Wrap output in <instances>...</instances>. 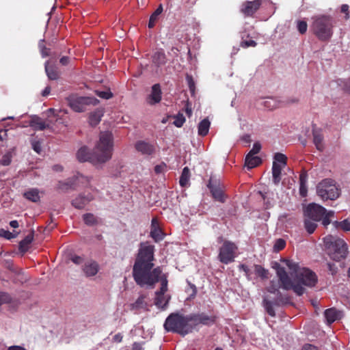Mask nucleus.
<instances>
[{"instance_id": "f257e3e1", "label": "nucleus", "mask_w": 350, "mask_h": 350, "mask_svg": "<svg viewBox=\"0 0 350 350\" xmlns=\"http://www.w3.org/2000/svg\"><path fill=\"white\" fill-rule=\"evenodd\" d=\"M154 247L148 243H141L133 268V276L139 286L154 288L158 282H163L167 275L163 273L161 267H154Z\"/></svg>"}, {"instance_id": "f03ea898", "label": "nucleus", "mask_w": 350, "mask_h": 350, "mask_svg": "<svg viewBox=\"0 0 350 350\" xmlns=\"http://www.w3.org/2000/svg\"><path fill=\"white\" fill-rule=\"evenodd\" d=\"M286 267L291 271V276L283 267H278L276 270L279 278L280 287L284 290H293L297 295L304 293L302 285L313 287L317 282V276L314 272L305 267H300L299 265L291 260H284Z\"/></svg>"}, {"instance_id": "7ed1b4c3", "label": "nucleus", "mask_w": 350, "mask_h": 350, "mask_svg": "<svg viewBox=\"0 0 350 350\" xmlns=\"http://www.w3.org/2000/svg\"><path fill=\"white\" fill-rule=\"evenodd\" d=\"M113 138L110 132H101L94 147V160L100 164L105 163L112 157Z\"/></svg>"}, {"instance_id": "20e7f679", "label": "nucleus", "mask_w": 350, "mask_h": 350, "mask_svg": "<svg viewBox=\"0 0 350 350\" xmlns=\"http://www.w3.org/2000/svg\"><path fill=\"white\" fill-rule=\"evenodd\" d=\"M164 327L167 332H176L183 336L193 329L191 316H183L178 313H172L166 319Z\"/></svg>"}, {"instance_id": "39448f33", "label": "nucleus", "mask_w": 350, "mask_h": 350, "mask_svg": "<svg viewBox=\"0 0 350 350\" xmlns=\"http://www.w3.org/2000/svg\"><path fill=\"white\" fill-rule=\"evenodd\" d=\"M323 243L327 254L336 261L345 258L348 253V247L342 239L327 235L323 238Z\"/></svg>"}, {"instance_id": "423d86ee", "label": "nucleus", "mask_w": 350, "mask_h": 350, "mask_svg": "<svg viewBox=\"0 0 350 350\" xmlns=\"http://www.w3.org/2000/svg\"><path fill=\"white\" fill-rule=\"evenodd\" d=\"M311 29L314 34L321 41L329 40L333 34L332 18L326 15H319L312 18Z\"/></svg>"}, {"instance_id": "0eeeda50", "label": "nucleus", "mask_w": 350, "mask_h": 350, "mask_svg": "<svg viewBox=\"0 0 350 350\" xmlns=\"http://www.w3.org/2000/svg\"><path fill=\"white\" fill-rule=\"evenodd\" d=\"M317 195L323 200H335L340 195V190L334 180L325 179L317 187Z\"/></svg>"}, {"instance_id": "6e6552de", "label": "nucleus", "mask_w": 350, "mask_h": 350, "mask_svg": "<svg viewBox=\"0 0 350 350\" xmlns=\"http://www.w3.org/2000/svg\"><path fill=\"white\" fill-rule=\"evenodd\" d=\"M68 106L75 112L82 113L89 105H96L98 100L93 97L70 95L66 98Z\"/></svg>"}, {"instance_id": "1a4fd4ad", "label": "nucleus", "mask_w": 350, "mask_h": 350, "mask_svg": "<svg viewBox=\"0 0 350 350\" xmlns=\"http://www.w3.org/2000/svg\"><path fill=\"white\" fill-rule=\"evenodd\" d=\"M237 255L238 247L237 245L232 241H224L219 249L217 258L221 262L227 265L234 261Z\"/></svg>"}, {"instance_id": "9d476101", "label": "nucleus", "mask_w": 350, "mask_h": 350, "mask_svg": "<svg viewBox=\"0 0 350 350\" xmlns=\"http://www.w3.org/2000/svg\"><path fill=\"white\" fill-rule=\"evenodd\" d=\"M272 167L273 181L278 185L281 180V172L286 164L287 157L282 153L275 154Z\"/></svg>"}, {"instance_id": "9b49d317", "label": "nucleus", "mask_w": 350, "mask_h": 350, "mask_svg": "<svg viewBox=\"0 0 350 350\" xmlns=\"http://www.w3.org/2000/svg\"><path fill=\"white\" fill-rule=\"evenodd\" d=\"M167 279L163 278V282L161 283L160 291L156 292L154 304L158 308H165L167 305L170 297L165 293L167 291Z\"/></svg>"}, {"instance_id": "f8f14e48", "label": "nucleus", "mask_w": 350, "mask_h": 350, "mask_svg": "<svg viewBox=\"0 0 350 350\" xmlns=\"http://www.w3.org/2000/svg\"><path fill=\"white\" fill-rule=\"evenodd\" d=\"M325 212L326 209L324 207L317 204L312 203L307 206L304 211V215L306 217L313 221H320Z\"/></svg>"}, {"instance_id": "ddd939ff", "label": "nucleus", "mask_w": 350, "mask_h": 350, "mask_svg": "<svg viewBox=\"0 0 350 350\" xmlns=\"http://www.w3.org/2000/svg\"><path fill=\"white\" fill-rule=\"evenodd\" d=\"M190 316L193 328L199 324L210 325L215 321V317L209 316L205 313L193 314H190Z\"/></svg>"}, {"instance_id": "4468645a", "label": "nucleus", "mask_w": 350, "mask_h": 350, "mask_svg": "<svg viewBox=\"0 0 350 350\" xmlns=\"http://www.w3.org/2000/svg\"><path fill=\"white\" fill-rule=\"evenodd\" d=\"M208 188L212 193L213 197L217 201L224 202L225 201V196L224 193L223 187L219 184L217 185L216 181L214 182L212 178H210Z\"/></svg>"}, {"instance_id": "2eb2a0df", "label": "nucleus", "mask_w": 350, "mask_h": 350, "mask_svg": "<svg viewBox=\"0 0 350 350\" xmlns=\"http://www.w3.org/2000/svg\"><path fill=\"white\" fill-rule=\"evenodd\" d=\"M260 5V0L245 1L241 5V12L245 16H252L259 9Z\"/></svg>"}, {"instance_id": "dca6fc26", "label": "nucleus", "mask_w": 350, "mask_h": 350, "mask_svg": "<svg viewBox=\"0 0 350 350\" xmlns=\"http://www.w3.org/2000/svg\"><path fill=\"white\" fill-rule=\"evenodd\" d=\"M135 148L137 152L144 155L150 156L155 152V147L153 144L142 140L137 142Z\"/></svg>"}, {"instance_id": "f3484780", "label": "nucleus", "mask_w": 350, "mask_h": 350, "mask_svg": "<svg viewBox=\"0 0 350 350\" xmlns=\"http://www.w3.org/2000/svg\"><path fill=\"white\" fill-rule=\"evenodd\" d=\"M99 269V265L96 261L92 260L85 262L82 267L84 275L88 278L96 275Z\"/></svg>"}, {"instance_id": "a211bd4d", "label": "nucleus", "mask_w": 350, "mask_h": 350, "mask_svg": "<svg viewBox=\"0 0 350 350\" xmlns=\"http://www.w3.org/2000/svg\"><path fill=\"white\" fill-rule=\"evenodd\" d=\"M77 158L81 162L90 161L95 165L100 164L98 161L94 160V150L91 153L85 146L81 148L77 151Z\"/></svg>"}, {"instance_id": "6ab92c4d", "label": "nucleus", "mask_w": 350, "mask_h": 350, "mask_svg": "<svg viewBox=\"0 0 350 350\" xmlns=\"http://www.w3.org/2000/svg\"><path fill=\"white\" fill-rule=\"evenodd\" d=\"M161 90L160 85L157 83L152 85L150 94L146 98V102L150 105L159 103L161 100Z\"/></svg>"}, {"instance_id": "aec40b11", "label": "nucleus", "mask_w": 350, "mask_h": 350, "mask_svg": "<svg viewBox=\"0 0 350 350\" xmlns=\"http://www.w3.org/2000/svg\"><path fill=\"white\" fill-rule=\"evenodd\" d=\"M150 236L157 242L163 239L161 230L156 218L152 219Z\"/></svg>"}, {"instance_id": "412c9836", "label": "nucleus", "mask_w": 350, "mask_h": 350, "mask_svg": "<svg viewBox=\"0 0 350 350\" xmlns=\"http://www.w3.org/2000/svg\"><path fill=\"white\" fill-rule=\"evenodd\" d=\"M92 200L93 196L91 194H88L87 196H79L72 200V204L77 208H82Z\"/></svg>"}, {"instance_id": "4be33fe9", "label": "nucleus", "mask_w": 350, "mask_h": 350, "mask_svg": "<svg viewBox=\"0 0 350 350\" xmlns=\"http://www.w3.org/2000/svg\"><path fill=\"white\" fill-rule=\"evenodd\" d=\"M324 314L327 323L329 324L340 319L342 317L341 312L335 308L327 309L325 311Z\"/></svg>"}, {"instance_id": "5701e85b", "label": "nucleus", "mask_w": 350, "mask_h": 350, "mask_svg": "<svg viewBox=\"0 0 350 350\" xmlns=\"http://www.w3.org/2000/svg\"><path fill=\"white\" fill-rule=\"evenodd\" d=\"M260 163L261 159L259 157L251 154H247L245 160V165L247 168H254Z\"/></svg>"}, {"instance_id": "b1692460", "label": "nucleus", "mask_w": 350, "mask_h": 350, "mask_svg": "<svg viewBox=\"0 0 350 350\" xmlns=\"http://www.w3.org/2000/svg\"><path fill=\"white\" fill-rule=\"evenodd\" d=\"M30 126L36 130L43 131L49 127V124L43 121L40 118L33 117L29 123Z\"/></svg>"}, {"instance_id": "393cba45", "label": "nucleus", "mask_w": 350, "mask_h": 350, "mask_svg": "<svg viewBox=\"0 0 350 350\" xmlns=\"http://www.w3.org/2000/svg\"><path fill=\"white\" fill-rule=\"evenodd\" d=\"M166 63V57L163 51H157L152 55V64L157 66L160 67Z\"/></svg>"}, {"instance_id": "a878e982", "label": "nucleus", "mask_w": 350, "mask_h": 350, "mask_svg": "<svg viewBox=\"0 0 350 350\" xmlns=\"http://www.w3.org/2000/svg\"><path fill=\"white\" fill-rule=\"evenodd\" d=\"M23 196L28 200L37 202L40 200V196L38 189L32 188L27 190Z\"/></svg>"}, {"instance_id": "bb28decb", "label": "nucleus", "mask_w": 350, "mask_h": 350, "mask_svg": "<svg viewBox=\"0 0 350 350\" xmlns=\"http://www.w3.org/2000/svg\"><path fill=\"white\" fill-rule=\"evenodd\" d=\"M163 12V6L160 4L156 10L152 14L150 17L148 22V27L150 29L153 28L156 25L157 22L159 21L160 15Z\"/></svg>"}, {"instance_id": "cd10ccee", "label": "nucleus", "mask_w": 350, "mask_h": 350, "mask_svg": "<svg viewBox=\"0 0 350 350\" xmlns=\"http://www.w3.org/2000/svg\"><path fill=\"white\" fill-rule=\"evenodd\" d=\"M103 116V111L101 109H96L89 115V123L92 126L97 125L101 120V118Z\"/></svg>"}, {"instance_id": "c85d7f7f", "label": "nucleus", "mask_w": 350, "mask_h": 350, "mask_svg": "<svg viewBox=\"0 0 350 350\" xmlns=\"http://www.w3.org/2000/svg\"><path fill=\"white\" fill-rule=\"evenodd\" d=\"M190 170L188 167H185L183 168L182 174L180 177L179 183L180 185L183 187H186L189 185V179H190Z\"/></svg>"}, {"instance_id": "c756f323", "label": "nucleus", "mask_w": 350, "mask_h": 350, "mask_svg": "<svg viewBox=\"0 0 350 350\" xmlns=\"http://www.w3.org/2000/svg\"><path fill=\"white\" fill-rule=\"evenodd\" d=\"M210 124V121L207 118L202 120L198 124V134L201 136L206 135L209 131Z\"/></svg>"}, {"instance_id": "7c9ffc66", "label": "nucleus", "mask_w": 350, "mask_h": 350, "mask_svg": "<svg viewBox=\"0 0 350 350\" xmlns=\"http://www.w3.org/2000/svg\"><path fill=\"white\" fill-rule=\"evenodd\" d=\"M45 70L49 79L55 80L59 77L57 69L53 66L49 65V62L45 64Z\"/></svg>"}, {"instance_id": "2f4dec72", "label": "nucleus", "mask_w": 350, "mask_h": 350, "mask_svg": "<svg viewBox=\"0 0 350 350\" xmlns=\"http://www.w3.org/2000/svg\"><path fill=\"white\" fill-rule=\"evenodd\" d=\"M264 106L270 109L273 110L281 106V102L273 98H268L263 102Z\"/></svg>"}, {"instance_id": "473e14b6", "label": "nucleus", "mask_w": 350, "mask_h": 350, "mask_svg": "<svg viewBox=\"0 0 350 350\" xmlns=\"http://www.w3.org/2000/svg\"><path fill=\"white\" fill-rule=\"evenodd\" d=\"M313 137H314L313 141H314V143L317 148L319 150H322L323 149V135L318 131H314Z\"/></svg>"}, {"instance_id": "72a5a7b5", "label": "nucleus", "mask_w": 350, "mask_h": 350, "mask_svg": "<svg viewBox=\"0 0 350 350\" xmlns=\"http://www.w3.org/2000/svg\"><path fill=\"white\" fill-rule=\"evenodd\" d=\"M33 241V235L29 234L27 235L23 240H22L20 243V249L22 252H26L29 247V245Z\"/></svg>"}, {"instance_id": "f704fd0d", "label": "nucleus", "mask_w": 350, "mask_h": 350, "mask_svg": "<svg viewBox=\"0 0 350 350\" xmlns=\"http://www.w3.org/2000/svg\"><path fill=\"white\" fill-rule=\"evenodd\" d=\"M316 221H313L311 219H309L308 217H306L305 219V228L309 234L313 233L315 229L317 228V225L315 223Z\"/></svg>"}, {"instance_id": "c9c22d12", "label": "nucleus", "mask_w": 350, "mask_h": 350, "mask_svg": "<svg viewBox=\"0 0 350 350\" xmlns=\"http://www.w3.org/2000/svg\"><path fill=\"white\" fill-rule=\"evenodd\" d=\"M334 227L337 229H342L344 231H350V221L345 219L342 221H335L333 223Z\"/></svg>"}, {"instance_id": "e433bc0d", "label": "nucleus", "mask_w": 350, "mask_h": 350, "mask_svg": "<svg viewBox=\"0 0 350 350\" xmlns=\"http://www.w3.org/2000/svg\"><path fill=\"white\" fill-rule=\"evenodd\" d=\"M255 273L260 277L262 279H265L268 278V271L264 269L262 267L258 265H255L254 266Z\"/></svg>"}, {"instance_id": "4c0bfd02", "label": "nucleus", "mask_w": 350, "mask_h": 350, "mask_svg": "<svg viewBox=\"0 0 350 350\" xmlns=\"http://www.w3.org/2000/svg\"><path fill=\"white\" fill-rule=\"evenodd\" d=\"M174 119V120L173 124L177 127H181L185 122V118L181 113H178V115L175 116Z\"/></svg>"}, {"instance_id": "58836bf2", "label": "nucleus", "mask_w": 350, "mask_h": 350, "mask_svg": "<svg viewBox=\"0 0 350 350\" xmlns=\"http://www.w3.org/2000/svg\"><path fill=\"white\" fill-rule=\"evenodd\" d=\"M263 304H264V307H265L266 311L267 312V313L271 317H275V311H274V309L272 306L271 301H269L267 299H264Z\"/></svg>"}, {"instance_id": "ea45409f", "label": "nucleus", "mask_w": 350, "mask_h": 350, "mask_svg": "<svg viewBox=\"0 0 350 350\" xmlns=\"http://www.w3.org/2000/svg\"><path fill=\"white\" fill-rule=\"evenodd\" d=\"M286 242L282 239H277L273 245V250L275 252H279L284 248Z\"/></svg>"}, {"instance_id": "a19ab883", "label": "nucleus", "mask_w": 350, "mask_h": 350, "mask_svg": "<svg viewBox=\"0 0 350 350\" xmlns=\"http://www.w3.org/2000/svg\"><path fill=\"white\" fill-rule=\"evenodd\" d=\"M334 215V211H328L325 212V215L322 217V224L323 226H327L331 223L330 218L333 217Z\"/></svg>"}, {"instance_id": "79ce46f5", "label": "nucleus", "mask_w": 350, "mask_h": 350, "mask_svg": "<svg viewBox=\"0 0 350 350\" xmlns=\"http://www.w3.org/2000/svg\"><path fill=\"white\" fill-rule=\"evenodd\" d=\"M297 28L301 34L305 33L308 29L307 23L304 21H298L297 23Z\"/></svg>"}, {"instance_id": "37998d69", "label": "nucleus", "mask_w": 350, "mask_h": 350, "mask_svg": "<svg viewBox=\"0 0 350 350\" xmlns=\"http://www.w3.org/2000/svg\"><path fill=\"white\" fill-rule=\"evenodd\" d=\"M83 220L88 225H94L96 222V219L94 215L90 213L84 215Z\"/></svg>"}, {"instance_id": "c03bdc74", "label": "nucleus", "mask_w": 350, "mask_h": 350, "mask_svg": "<svg viewBox=\"0 0 350 350\" xmlns=\"http://www.w3.org/2000/svg\"><path fill=\"white\" fill-rule=\"evenodd\" d=\"M96 94L99 96L100 98H104V99H109L112 97L113 94L109 90H105V91H96Z\"/></svg>"}, {"instance_id": "a18cd8bd", "label": "nucleus", "mask_w": 350, "mask_h": 350, "mask_svg": "<svg viewBox=\"0 0 350 350\" xmlns=\"http://www.w3.org/2000/svg\"><path fill=\"white\" fill-rule=\"evenodd\" d=\"M11 162V154L10 153H7L3 156L2 159L0 160V163L2 165H8Z\"/></svg>"}, {"instance_id": "49530a36", "label": "nucleus", "mask_w": 350, "mask_h": 350, "mask_svg": "<svg viewBox=\"0 0 350 350\" xmlns=\"http://www.w3.org/2000/svg\"><path fill=\"white\" fill-rule=\"evenodd\" d=\"M261 149V145L259 142H255L253 145L252 150L249 152L248 154L256 155L258 154Z\"/></svg>"}, {"instance_id": "de8ad7c7", "label": "nucleus", "mask_w": 350, "mask_h": 350, "mask_svg": "<svg viewBox=\"0 0 350 350\" xmlns=\"http://www.w3.org/2000/svg\"><path fill=\"white\" fill-rule=\"evenodd\" d=\"M32 148L35 152L40 154L42 151L41 143L39 141L33 140L31 142Z\"/></svg>"}, {"instance_id": "09e8293b", "label": "nucleus", "mask_w": 350, "mask_h": 350, "mask_svg": "<svg viewBox=\"0 0 350 350\" xmlns=\"http://www.w3.org/2000/svg\"><path fill=\"white\" fill-rule=\"evenodd\" d=\"M0 236L7 239H11L14 237L12 232L4 229H0Z\"/></svg>"}, {"instance_id": "8fccbe9b", "label": "nucleus", "mask_w": 350, "mask_h": 350, "mask_svg": "<svg viewBox=\"0 0 350 350\" xmlns=\"http://www.w3.org/2000/svg\"><path fill=\"white\" fill-rule=\"evenodd\" d=\"M166 167H167V166H166L165 163H160L159 165H157L154 167V172L157 174L163 173V172H164L165 171Z\"/></svg>"}, {"instance_id": "3c124183", "label": "nucleus", "mask_w": 350, "mask_h": 350, "mask_svg": "<svg viewBox=\"0 0 350 350\" xmlns=\"http://www.w3.org/2000/svg\"><path fill=\"white\" fill-rule=\"evenodd\" d=\"M10 300V297L8 293H0V306L8 303Z\"/></svg>"}, {"instance_id": "603ef678", "label": "nucleus", "mask_w": 350, "mask_h": 350, "mask_svg": "<svg viewBox=\"0 0 350 350\" xmlns=\"http://www.w3.org/2000/svg\"><path fill=\"white\" fill-rule=\"evenodd\" d=\"M256 45V42L252 40L243 41L241 43V46L243 48H247L249 46H255Z\"/></svg>"}, {"instance_id": "864d4df0", "label": "nucleus", "mask_w": 350, "mask_h": 350, "mask_svg": "<svg viewBox=\"0 0 350 350\" xmlns=\"http://www.w3.org/2000/svg\"><path fill=\"white\" fill-rule=\"evenodd\" d=\"M77 179L78 183H80L82 184H85V183H88L90 182V178L87 176H84L82 174H79L77 176Z\"/></svg>"}, {"instance_id": "5fc2aeb1", "label": "nucleus", "mask_w": 350, "mask_h": 350, "mask_svg": "<svg viewBox=\"0 0 350 350\" xmlns=\"http://www.w3.org/2000/svg\"><path fill=\"white\" fill-rule=\"evenodd\" d=\"M39 46L42 57L48 56L49 55V49L43 46L42 43H40Z\"/></svg>"}, {"instance_id": "6e6d98bb", "label": "nucleus", "mask_w": 350, "mask_h": 350, "mask_svg": "<svg viewBox=\"0 0 350 350\" xmlns=\"http://www.w3.org/2000/svg\"><path fill=\"white\" fill-rule=\"evenodd\" d=\"M187 81L191 91H193L195 88L194 81L191 76H187Z\"/></svg>"}, {"instance_id": "4d7b16f0", "label": "nucleus", "mask_w": 350, "mask_h": 350, "mask_svg": "<svg viewBox=\"0 0 350 350\" xmlns=\"http://www.w3.org/2000/svg\"><path fill=\"white\" fill-rule=\"evenodd\" d=\"M299 193L302 197H305L307 194V187L306 185H300Z\"/></svg>"}, {"instance_id": "13d9d810", "label": "nucleus", "mask_w": 350, "mask_h": 350, "mask_svg": "<svg viewBox=\"0 0 350 350\" xmlns=\"http://www.w3.org/2000/svg\"><path fill=\"white\" fill-rule=\"evenodd\" d=\"M267 291L271 293H275L278 292V288L275 286V285L272 282L269 286L267 288Z\"/></svg>"}, {"instance_id": "bf43d9fd", "label": "nucleus", "mask_w": 350, "mask_h": 350, "mask_svg": "<svg viewBox=\"0 0 350 350\" xmlns=\"http://www.w3.org/2000/svg\"><path fill=\"white\" fill-rule=\"evenodd\" d=\"M341 12L346 14L345 18H349V5L347 4H343L341 6Z\"/></svg>"}, {"instance_id": "052dcab7", "label": "nucleus", "mask_w": 350, "mask_h": 350, "mask_svg": "<svg viewBox=\"0 0 350 350\" xmlns=\"http://www.w3.org/2000/svg\"><path fill=\"white\" fill-rule=\"evenodd\" d=\"M306 181H307L306 174L304 173L301 174L299 176L300 185H306Z\"/></svg>"}, {"instance_id": "680f3d73", "label": "nucleus", "mask_w": 350, "mask_h": 350, "mask_svg": "<svg viewBox=\"0 0 350 350\" xmlns=\"http://www.w3.org/2000/svg\"><path fill=\"white\" fill-rule=\"evenodd\" d=\"M329 270L332 272V274H334L337 271V267L334 264L328 263Z\"/></svg>"}, {"instance_id": "e2e57ef3", "label": "nucleus", "mask_w": 350, "mask_h": 350, "mask_svg": "<svg viewBox=\"0 0 350 350\" xmlns=\"http://www.w3.org/2000/svg\"><path fill=\"white\" fill-rule=\"evenodd\" d=\"M8 350H27V349L22 346L13 345V346L9 347L8 348Z\"/></svg>"}, {"instance_id": "0e129e2a", "label": "nucleus", "mask_w": 350, "mask_h": 350, "mask_svg": "<svg viewBox=\"0 0 350 350\" xmlns=\"http://www.w3.org/2000/svg\"><path fill=\"white\" fill-rule=\"evenodd\" d=\"M302 350H319L317 347L312 345H306L303 347Z\"/></svg>"}, {"instance_id": "69168bd1", "label": "nucleus", "mask_w": 350, "mask_h": 350, "mask_svg": "<svg viewBox=\"0 0 350 350\" xmlns=\"http://www.w3.org/2000/svg\"><path fill=\"white\" fill-rule=\"evenodd\" d=\"M122 340V336L121 334L118 333L117 334H116L113 337V340L114 342H120Z\"/></svg>"}, {"instance_id": "338daca9", "label": "nucleus", "mask_w": 350, "mask_h": 350, "mask_svg": "<svg viewBox=\"0 0 350 350\" xmlns=\"http://www.w3.org/2000/svg\"><path fill=\"white\" fill-rule=\"evenodd\" d=\"M72 261L74 263L79 265L82 262V258L80 256H75L72 258Z\"/></svg>"}, {"instance_id": "774afa93", "label": "nucleus", "mask_w": 350, "mask_h": 350, "mask_svg": "<svg viewBox=\"0 0 350 350\" xmlns=\"http://www.w3.org/2000/svg\"><path fill=\"white\" fill-rule=\"evenodd\" d=\"M59 62L64 66L67 65L69 62V58L68 57H62Z\"/></svg>"}]
</instances>
